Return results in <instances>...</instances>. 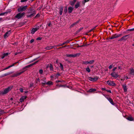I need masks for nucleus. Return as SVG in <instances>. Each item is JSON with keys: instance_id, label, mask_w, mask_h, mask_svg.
<instances>
[{"instance_id": "f257e3e1", "label": "nucleus", "mask_w": 134, "mask_h": 134, "mask_svg": "<svg viewBox=\"0 0 134 134\" xmlns=\"http://www.w3.org/2000/svg\"><path fill=\"white\" fill-rule=\"evenodd\" d=\"M12 86H9L3 90L0 91V94L4 95L6 94L12 88Z\"/></svg>"}, {"instance_id": "f03ea898", "label": "nucleus", "mask_w": 134, "mask_h": 134, "mask_svg": "<svg viewBox=\"0 0 134 134\" xmlns=\"http://www.w3.org/2000/svg\"><path fill=\"white\" fill-rule=\"evenodd\" d=\"M132 37L130 35H126L122 37L120 39L118 40V41H125L129 38H132Z\"/></svg>"}, {"instance_id": "7ed1b4c3", "label": "nucleus", "mask_w": 134, "mask_h": 134, "mask_svg": "<svg viewBox=\"0 0 134 134\" xmlns=\"http://www.w3.org/2000/svg\"><path fill=\"white\" fill-rule=\"evenodd\" d=\"M25 13L24 12L19 13L16 14L15 18L17 19H19L24 16Z\"/></svg>"}, {"instance_id": "20e7f679", "label": "nucleus", "mask_w": 134, "mask_h": 134, "mask_svg": "<svg viewBox=\"0 0 134 134\" xmlns=\"http://www.w3.org/2000/svg\"><path fill=\"white\" fill-rule=\"evenodd\" d=\"M27 7V5H25L23 7H20L18 8V11L19 12L23 11L26 9Z\"/></svg>"}, {"instance_id": "39448f33", "label": "nucleus", "mask_w": 134, "mask_h": 134, "mask_svg": "<svg viewBox=\"0 0 134 134\" xmlns=\"http://www.w3.org/2000/svg\"><path fill=\"white\" fill-rule=\"evenodd\" d=\"M107 83L110 86H115L116 84L114 81L111 80H108L107 82Z\"/></svg>"}, {"instance_id": "423d86ee", "label": "nucleus", "mask_w": 134, "mask_h": 134, "mask_svg": "<svg viewBox=\"0 0 134 134\" xmlns=\"http://www.w3.org/2000/svg\"><path fill=\"white\" fill-rule=\"evenodd\" d=\"M98 79V77L97 76H96L93 78H92V77H88L89 80L92 81H96Z\"/></svg>"}, {"instance_id": "0eeeda50", "label": "nucleus", "mask_w": 134, "mask_h": 134, "mask_svg": "<svg viewBox=\"0 0 134 134\" xmlns=\"http://www.w3.org/2000/svg\"><path fill=\"white\" fill-rule=\"evenodd\" d=\"M111 75L115 79H116L119 76L118 74L115 72H113L111 73Z\"/></svg>"}, {"instance_id": "6e6552de", "label": "nucleus", "mask_w": 134, "mask_h": 134, "mask_svg": "<svg viewBox=\"0 0 134 134\" xmlns=\"http://www.w3.org/2000/svg\"><path fill=\"white\" fill-rule=\"evenodd\" d=\"M24 72V71H22L20 72H17L15 74H13L12 76V77H17L19 75H20L22 73H23Z\"/></svg>"}, {"instance_id": "1a4fd4ad", "label": "nucleus", "mask_w": 134, "mask_h": 134, "mask_svg": "<svg viewBox=\"0 0 134 134\" xmlns=\"http://www.w3.org/2000/svg\"><path fill=\"white\" fill-rule=\"evenodd\" d=\"M37 62V61L35 63H32V64H31L29 65H28L27 66H25V67H24L23 68V70H24V69H25L26 68H29L30 67V66H32L34 65V64H35Z\"/></svg>"}, {"instance_id": "9d476101", "label": "nucleus", "mask_w": 134, "mask_h": 134, "mask_svg": "<svg viewBox=\"0 0 134 134\" xmlns=\"http://www.w3.org/2000/svg\"><path fill=\"white\" fill-rule=\"evenodd\" d=\"M123 63L122 62H120L118 64V68L119 69L121 70L122 69V67L123 66Z\"/></svg>"}, {"instance_id": "9b49d317", "label": "nucleus", "mask_w": 134, "mask_h": 134, "mask_svg": "<svg viewBox=\"0 0 134 134\" xmlns=\"http://www.w3.org/2000/svg\"><path fill=\"white\" fill-rule=\"evenodd\" d=\"M36 11H34L33 13L32 14H28L27 15V17L28 18H31L34 16L36 14Z\"/></svg>"}, {"instance_id": "f8f14e48", "label": "nucleus", "mask_w": 134, "mask_h": 134, "mask_svg": "<svg viewBox=\"0 0 134 134\" xmlns=\"http://www.w3.org/2000/svg\"><path fill=\"white\" fill-rule=\"evenodd\" d=\"M11 33V31L9 30L8 32H7L4 35V38H6L9 36Z\"/></svg>"}, {"instance_id": "ddd939ff", "label": "nucleus", "mask_w": 134, "mask_h": 134, "mask_svg": "<svg viewBox=\"0 0 134 134\" xmlns=\"http://www.w3.org/2000/svg\"><path fill=\"white\" fill-rule=\"evenodd\" d=\"M26 97H27L26 96H22L20 99V102H23L26 99Z\"/></svg>"}, {"instance_id": "4468645a", "label": "nucleus", "mask_w": 134, "mask_h": 134, "mask_svg": "<svg viewBox=\"0 0 134 134\" xmlns=\"http://www.w3.org/2000/svg\"><path fill=\"white\" fill-rule=\"evenodd\" d=\"M18 62H15V63L13 64H12V65H11L9 66H8V67H6L3 70H6V69H8L9 68H10V67H12L13 66H14L15 65V64H16V63H18Z\"/></svg>"}, {"instance_id": "2eb2a0df", "label": "nucleus", "mask_w": 134, "mask_h": 134, "mask_svg": "<svg viewBox=\"0 0 134 134\" xmlns=\"http://www.w3.org/2000/svg\"><path fill=\"white\" fill-rule=\"evenodd\" d=\"M41 80L42 81V83L43 84L45 85L46 83V78L45 77H43L41 79Z\"/></svg>"}, {"instance_id": "dca6fc26", "label": "nucleus", "mask_w": 134, "mask_h": 134, "mask_svg": "<svg viewBox=\"0 0 134 134\" xmlns=\"http://www.w3.org/2000/svg\"><path fill=\"white\" fill-rule=\"evenodd\" d=\"M38 29L36 28H33L31 30V33L32 34H34L35 32L37 31Z\"/></svg>"}, {"instance_id": "f3484780", "label": "nucleus", "mask_w": 134, "mask_h": 134, "mask_svg": "<svg viewBox=\"0 0 134 134\" xmlns=\"http://www.w3.org/2000/svg\"><path fill=\"white\" fill-rule=\"evenodd\" d=\"M77 54H75L74 55L73 54H66V56L69 57H74L77 56Z\"/></svg>"}, {"instance_id": "a211bd4d", "label": "nucleus", "mask_w": 134, "mask_h": 134, "mask_svg": "<svg viewBox=\"0 0 134 134\" xmlns=\"http://www.w3.org/2000/svg\"><path fill=\"white\" fill-rule=\"evenodd\" d=\"M129 74L132 76L134 75V69L131 68L130 69V71Z\"/></svg>"}, {"instance_id": "6ab92c4d", "label": "nucleus", "mask_w": 134, "mask_h": 134, "mask_svg": "<svg viewBox=\"0 0 134 134\" xmlns=\"http://www.w3.org/2000/svg\"><path fill=\"white\" fill-rule=\"evenodd\" d=\"M108 100L111 104L113 105H115V104L114 103L113 101L111 98L109 97V98L108 99Z\"/></svg>"}, {"instance_id": "aec40b11", "label": "nucleus", "mask_w": 134, "mask_h": 134, "mask_svg": "<svg viewBox=\"0 0 134 134\" xmlns=\"http://www.w3.org/2000/svg\"><path fill=\"white\" fill-rule=\"evenodd\" d=\"M55 46H48L46 47L45 48V49L47 50H49L54 48Z\"/></svg>"}, {"instance_id": "412c9836", "label": "nucleus", "mask_w": 134, "mask_h": 134, "mask_svg": "<svg viewBox=\"0 0 134 134\" xmlns=\"http://www.w3.org/2000/svg\"><path fill=\"white\" fill-rule=\"evenodd\" d=\"M73 8L71 7H69L68 8V12L69 13H71L72 12V11L73 10Z\"/></svg>"}, {"instance_id": "4be33fe9", "label": "nucleus", "mask_w": 134, "mask_h": 134, "mask_svg": "<svg viewBox=\"0 0 134 134\" xmlns=\"http://www.w3.org/2000/svg\"><path fill=\"white\" fill-rule=\"evenodd\" d=\"M8 54L9 53H8L3 54L1 58L3 59L5 56H7Z\"/></svg>"}, {"instance_id": "5701e85b", "label": "nucleus", "mask_w": 134, "mask_h": 134, "mask_svg": "<svg viewBox=\"0 0 134 134\" xmlns=\"http://www.w3.org/2000/svg\"><path fill=\"white\" fill-rule=\"evenodd\" d=\"M63 10V7H60L59 9V14L60 15H61L62 14Z\"/></svg>"}, {"instance_id": "b1692460", "label": "nucleus", "mask_w": 134, "mask_h": 134, "mask_svg": "<svg viewBox=\"0 0 134 134\" xmlns=\"http://www.w3.org/2000/svg\"><path fill=\"white\" fill-rule=\"evenodd\" d=\"M96 91V89L95 88H91L88 91V92H95Z\"/></svg>"}, {"instance_id": "393cba45", "label": "nucleus", "mask_w": 134, "mask_h": 134, "mask_svg": "<svg viewBox=\"0 0 134 134\" xmlns=\"http://www.w3.org/2000/svg\"><path fill=\"white\" fill-rule=\"evenodd\" d=\"M127 119L129 120L132 121L133 120V118L132 116H129L127 118Z\"/></svg>"}, {"instance_id": "a878e982", "label": "nucleus", "mask_w": 134, "mask_h": 134, "mask_svg": "<svg viewBox=\"0 0 134 134\" xmlns=\"http://www.w3.org/2000/svg\"><path fill=\"white\" fill-rule=\"evenodd\" d=\"M123 87L124 91L126 92L127 91V90L126 85H123Z\"/></svg>"}, {"instance_id": "bb28decb", "label": "nucleus", "mask_w": 134, "mask_h": 134, "mask_svg": "<svg viewBox=\"0 0 134 134\" xmlns=\"http://www.w3.org/2000/svg\"><path fill=\"white\" fill-rule=\"evenodd\" d=\"M10 11H7L6 12H4L1 13L0 14V16L3 15H4L5 14H7L9 13H10Z\"/></svg>"}, {"instance_id": "cd10ccee", "label": "nucleus", "mask_w": 134, "mask_h": 134, "mask_svg": "<svg viewBox=\"0 0 134 134\" xmlns=\"http://www.w3.org/2000/svg\"><path fill=\"white\" fill-rule=\"evenodd\" d=\"M12 73H13L12 72H8V73L5 74L3 75L2 77L6 76H7L8 75H10Z\"/></svg>"}, {"instance_id": "c85d7f7f", "label": "nucleus", "mask_w": 134, "mask_h": 134, "mask_svg": "<svg viewBox=\"0 0 134 134\" xmlns=\"http://www.w3.org/2000/svg\"><path fill=\"white\" fill-rule=\"evenodd\" d=\"M116 38V34L114 35H112L109 38V39H112Z\"/></svg>"}, {"instance_id": "c756f323", "label": "nucleus", "mask_w": 134, "mask_h": 134, "mask_svg": "<svg viewBox=\"0 0 134 134\" xmlns=\"http://www.w3.org/2000/svg\"><path fill=\"white\" fill-rule=\"evenodd\" d=\"M80 5V2H77V3L75 4V7L76 8H78Z\"/></svg>"}, {"instance_id": "7c9ffc66", "label": "nucleus", "mask_w": 134, "mask_h": 134, "mask_svg": "<svg viewBox=\"0 0 134 134\" xmlns=\"http://www.w3.org/2000/svg\"><path fill=\"white\" fill-rule=\"evenodd\" d=\"M79 22V21H77L74 23L72 24L71 25V26H70V28H71L72 27H73L75 25L77 24V23H78Z\"/></svg>"}, {"instance_id": "2f4dec72", "label": "nucleus", "mask_w": 134, "mask_h": 134, "mask_svg": "<svg viewBox=\"0 0 134 134\" xmlns=\"http://www.w3.org/2000/svg\"><path fill=\"white\" fill-rule=\"evenodd\" d=\"M46 84L49 85H53V82L51 81H48L46 83Z\"/></svg>"}, {"instance_id": "473e14b6", "label": "nucleus", "mask_w": 134, "mask_h": 134, "mask_svg": "<svg viewBox=\"0 0 134 134\" xmlns=\"http://www.w3.org/2000/svg\"><path fill=\"white\" fill-rule=\"evenodd\" d=\"M59 64H60L59 67H60L61 70H63V69H64V68H63V65L61 63H60Z\"/></svg>"}, {"instance_id": "72a5a7b5", "label": "nucleus", "mask_w": 134, "mask_h": 134, "mask_svg": "<svg viewBox=\"0 0 134 134\" xmlns=\"http://www.w3.org/2000/svg\"><path fill=\"white\" fill-rule=\"evenodd\" d=\"M49 67L50 70H51L52 71V70H53V67L52 65V64H50V66H49Z\"/></svg>"}, {"instance_id": "f704fd0d", "label": "nucleus", "mask_w": 134, "mask_h": 134, "mask_svg": "<svg viewBox=\"0 0 134 134\" xmlns=\"http://www.w3.org/2000/svg\"><path fill=\"white\" fill-rule=\"evenodd\" d=\"M88 62H89V64H92L93 63H94V60H90Z\"/></svg>"}, {"instance_id": "c9c22d12", "label": "nucleus", "mask_w": 134, "mask_h": 134, "mask_svg": "<svg viewBox=\"0 0 134 134\" xmlns=\"http://www.w3.org/2000/svg\"><path fill=\"white\" fill-rule=\"evenodd\" d=\"M86 70L88 72H90V70L88 66L86 68Z\"/></svg>"}, {"instance_id": "e433bc0d", "label": "nucleus", "mask_w": 134, "mask_h": 134, "mask_svg": "<svg viewBox=\"0 0 134 134\" xmlns=\"http://www.w3.org/2000/svg\"><path fill=\"white\" fill-rule=\"evenodd\" d=\"M89 0H83V1L82 2V3L84 5L85 3L88 1Z\"/></svg>"}, {"instance_id": "4c0bfd02", "label": "nucleus", "mask_w": 134, "mask_h": 134, "mask_svg": "<svg viewBox=\"0 0 134 134\" xmlns=\"http://www.w3.org/2000/svg\"><path fill=\"white\" fill-rule=\"evenodd\" d=\"M83 63L85 65H87L89 64L88 61H83Z\"/></svg>"}, {"instance_id": "58836bf2", "label": "nucleus", "mask_w": 134, "mask_h": 134, "mask_svg": "<svg viewBox=\"0 0 134 134\" xmlns=\"http://www.w3.org/2000/svg\"><path fill=\"white\" fill-rule=\"evenodd\" d=\"M70 42V41H69V40H68L66 42H63L62 43V44H63V45L65 44L66 43H69Z\"/></svg>"}, {"instance_id": "ea45409f", "label": "nucleus", "mask_w": 134, "mask_h": 134, "mask_svg": "<svg viewBox=\"0 0 134 134\" xmlns=\"http://www.w3.org/2000/svg\"><path fill=\"white\" fill-rule=\"evenodd\" d=\"M67 11V7H65V9H64V12L65 14H66Z\"/></svg>"}, {"instance_id": "a19ab883", "label": "nucleus", "mask_w": 134, "mask_h": 134, "mask_svg": "<svg viewBox=\"0 0 134 134\" xmlns=\"http://www.w3.org/2000/svg\"><path fill=\"white\" fill-rule=\"evenodd\" d=\"M83 29V27H81L77 31V32H80Z\"/></svg>"}, {"instance_id": "79ce46f5", "label": "nucleus", "mask_w": 134, "mask_h": 134, "mask_svg": "<svg viewBox=\"0 0 134 134\" xmlns=\"http://www.w3.org/2000/svg\"><path fill=\"white\" fill-rule=\"evenodd\" d=\"M57 86H59V87H65V86L64 85H60L58 84L57 85H56Z\"/></svg>"}, {"instance_id": "37998d69", "label": "nucleus", "mask_w": 134, "mask_h": 134, "mask_svg": "<svg viewBox=\"0 0 134 134\" xmlns=\"http://www.w3.org/2000/svg\"><path fill=\"white\" fill-rule=\"evenodd\" d=\"M127 31H134V28L127 30Z\"/></svg>"}, {"instance_id": "c03bdc74", "label": "nucleus", "mask_w": 134, "mask_h": 134, "mask_svg": "<svg viewBox=\"0 0 134 134\" xmlns=\"http://www.w3.org/2000/svg\"><path fill=\"white\" fill-rule=\"evenodd\" d=\"M3 110L0 109V115L4 113Z\"/></svg>"}, {"instance_id": "a18cd8bd", "label": "nucleus", "mask_w": 134, "mask_h": 134, "mask_svg": "<svg viewBox=\"0 0 134 134\" xmlns=\"http://www.w3.org/2000/svg\"><path fill=\"white\" fill-rule=\"evenodd\" d=\"M42 38L41 37H39L37 38L36 39V40H41Z\"/></svg>"}, {"instance_id": "49530a36", "label": "nucleus", "mask_w": 134, "mask_h": 134, "mask_svg": "<svg viewBox=\"0 0 134 134\" xmlns=\"http://www.w3.org/2000/svg\"><path fill=\"white\" fill-rule=\"evenodd\" d=\"M39 73L40 74H42L43 72V71L42 69H40L39 71Z\"/></svg>"}, {"instance_id": "de8ad7c7", "label": "nucleus", "mask_w": 134, "mask_h": 134, "mask_svg": "<svg viewBox=\"0 0 134 134\" xmlns=\"http://www.w3.org/2000/svg\"><path fill=\"white\" fill-rule=\"evenodd\" d=\"M121 34H116V37L121 36Z\"/></svg>"}, {"instance_id": "09e8293b", "label": "nucleus", "mask_w": 134, "mask_h": 134, "mask_svg": "<svg viewBox=\"0 0 134 134\" xmlns=\"http://www.w3.org/2000/svg\"><path fill=\"white\" fill-rule=\"evenodd\" d=\"M40 16V15L39 14H37L35 16V18H38Z\"/></svg>"}, {"instance_id": "8fccbe9b", "label": "nucleus", "mask_w": 134, "mask_h": 134, "mask_svg": "<svg viewBox=\"0 0 134 134\" xmlns=\"http://www.w3.org/2000/svg\"><path fill=\"white\" fill-rule=\"evenodd\" d=\"M113 66V65L111 64L110 65L109 67V69H111L112 67Z\"/></svg>"}, {"instance_id": "3c124183", "label": "nucleus", "mask_w": 134, "mask_h": 134, "mask_svg": "<svg viewBox=\"0 0 134 134\" xmlns=\"http://www.w3.org/2000/svg\"><path fill=\"white\" fill-rule=\"evenodd\" d=\"M63 45V44H58L56 46V47H59L60 46H61Z\"/></svg>"}, {"instance_id": "603ef678", "label": "nucleus", "mask_w": 134, "mask_h": 134, "mask_svg": "<svg viewBox=\"0 0 134 134\" xmlns=\"http://www.w3.org/2000/svg\"><path fill=\"white\" fill-rule=\"evenodd\" d=\"M20 91L21 92H23V89L22 88H20L19 89Z\"/></svg>"}, {"instance_id": "864d4df0", "label": "nucleus", "mask_w": 134, "mask_h": 134, "mask_svg": "<svg viewBox=\"0 0 134 134\" xmlns=\"http://www.w3.org/2000/svg\"><path fill=\"white\" fill-rule=\"evenodd\" d=\"M27 1V0H21L20 1L21 2H26Z\"/></svg>"}, {"instance_id": "5fc2aeb1", "label": "nucleus", "mask_w": 134, "mask_h": 134, "mask_svg": "<svg viewBox=\"0 0 134 134\" xmlns=\"http://www.w3.org/2000/svg\"><path fill=\"white\" fill-rule=\"evenodd\" d=\"M34 39H32L31 40L30 42V43H31L32 42H34Z\"/></svg>"}, {"instance_id": "6e6d98bb", "label": "nucleus", "mask_w": 134, "mask_h": 134, "mask_svg": "<svg viewBox=\"0 0 134 134\" xmlns=\"http://www.w3.org/2000/svg\"><path fill=\"white\" fill-rule=\"evenodd\" d=\"M103 95L108 100V99L109 98L107 96V95H105L104 94Z\"/></svg>"}, {"instance_id": "4d7b16f0", "label": "nucleus", "mask_w": 134, "mask_h": 134, "mask_svg": "<svg viewBox=\"0 0 134 134\" xmlns=\"http://www.w3.org/2000/svg\"><path fill=\"white\" fill-rule=\"evenodd\" d=\"M106 91H107V92H109L110 93H111V91L110 90H106Z\"/></svg>"}, {"instance_id": "13d9d810", "label": "nucleus", "mask_w": 134, "mask_h": 134, "mask_svg": "<svg viewBox=\"0 0 134 134\" xmlns=\"http://www.w3.org/2000/svg\"><path fill=\"white\" fill-rule=\"evenodd\" d=\"M95 29V28H93V29H91V30H90L89 31H88V32H91L92 30H93V29Z\"/></svg>"}, {"instance_id": "bf43d9fd", "label": "nucleus", "mask_w": 134, "mask_h": 134, "mask_svg": "<svg viewBox=\"0 0 134 134\" xmlns=\"http://www.w3.org/2000/svg\"><path fill=\"white\" fill-rule=\"evenodd\" d=\"M117 69V67H115L113 69V70L114 71Z\"/></svg>"}, {"instance_id": "052dcab7", "label": "nucleus", "mask_w": 134, "mask_h": 134, "mask_svg": "<svg viewBox=\"0 0 134 134\" xmlns=\"http://www.w3.org/2000/svg\"><path fill=\"white\" fill-rule=\"evenodd\" d=\"M102 90H105L106 91V90L105 88H102Z\"/></svg>"}, {"instance_id": "680f3d73", "label": "nucleus", "mask_w": 134, "mask_h": 134, "mask_svg": "<svg viewBox=\"0 0 134 134\" xmlns=\"http://www.w3.org/2000/svg\"><path fill=\"white\" fill-rule=\"evenodd\" d=\"M75 3V2H72V3H71V5H73Z\"/></svg>"}, {"instance_id": "e2e57ef3", "label": "nucleus", "mask_w": 134, "mask_h": 134, "mask_svg": "<svg viewBox=\"0 0 134 134\" xmlns=\"http://www.w3.org/2000/svg\"><path fill=\"white\" fill-rule=\"evenodd\" d=\"M60 75V74L59 73H57V74H56V76L58 75L59 76Z\"/></svg>"}, {"instance_id": "0e129e2a", "label": "nucleus", "mask_w": 134, "mask_h": 134, "mask_svg": "<svg viewBox=\"0 0 134 134\" xmlns=\"http://www.w3.org/2000/svg\"><path fill=\"white\" fill-rule=\"evenodd\" d=\"M3 21L2 18H0V21Z\"/></svg>"}, {"instance_id": "69168bd1", "label": "nucleus", "mask_w": 134, "mask_h": 134, "mask_svg": "<svg viewBox=\"0 0 134 134\" xmlns=\"http://www.w3.org/2000/svg\"><path fill=\"white\" fill-rule=\"evenodd\" d=\"M83 46H84V45H81V46H79V47H83Z\"/></svg>"}, {"instance_id": "338daca9", "label": "nucleus", "mask_w": 134, "mask_h": 134, "mask_svg": "<svg viewBox=\"0 0 134 134\" xmlns=\"http://www.w3.org/2000/svg\"><path fill=\"white\" fill-rule=\"evenodd\" d=\"M25 93H27L28 92V91H25Z\"/></svg>"}, {"instance_id": "774afa93", "label": "nucleus", "mask_w": 134, "mask_h": 134, "mask_svg": "<svg viewBox=\"0 0 134 134\" xmlns=\"http://www.w3.org/2000/svg\"><path fill=\"white\" fill-rule=\"evenodd\" d=\"M37 80L39 81V82H40V79L39 78H38L37 79Z\"/></svg>"}]
</instances>
